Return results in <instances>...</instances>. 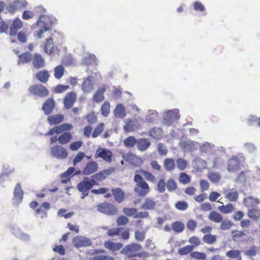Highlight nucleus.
Here are the masks:
<instances>
[{
  "mask_svg": "<svg viewBox=\"0 0 260 260\" xmlns=\"http://www.w3.org/2000/svg\"><path fill=\"white\" fill-rule=\"evenodd\" d=\"M180 118L178 109L169 110L163 115L164 123L166 125H170L175 120Z\"/></svg>",
  "mask_w": 260,
  "mask_h": 260,
  "instance_id": "39448f33",
  "label": "nucleus"
},
{
  "mask_svg": "<svg viewBox=\"0 0 260 260\" xmlns=\"http://www.w3.org/2000/svg\"><path fill=\"white\" fill-rule=\"evenodd\" d=\"M114 115L116 117L123 118L125 115V108L122 104L117 105L115 110Z\"/></svg>",
  "mask_w": 260,
  "mask_h": 260,
  "instance_id": "58836bf2",
  "label": "nucleus"
},
{
  "mask_svg": "<svg viewBox=\"0 0 260 260\" xmlns=\"http://www.w3.org/2000/svg\"><path fill=\"white\" fill-rule=\"evenodd\" d=\"M76 99V94L71 92L67 94L63 100L64 106L67 109H70L74 105Z\"/></svg>",
  "mask_w": 260,
  "mask_h": 260,
  "instance_id": "f3484780",
  "label": "nucleus"
},
{
  "mask_svg": "<svg viewBox=\"0 0 260 260\" xmlns=\"http://www.w3.org/2000/svg\"><path fill=\"white\" fill-rule=\"evenodd\" d=\"M24 192L21 188L20 183H17L13 191V197L12 198L13 206L18 207L22 202L23 198Z\"/></svg>",
  "mask_w": 260,
  "mask_h": 260,
  "instance_id": "20e7f679",
  "label": "nucleus"
},
{
  "mask_svg": "<svg viewBox=\"0 0 260 260\" xmlns=\"http://www.w3.org/2000/svg\"><path fill=\"white\" fill-rule=\"evenodd\" d=\"M101 111L102 115L105 117H107L110 111V104L108 102H105L101 107Z\"/></svg>",
  "mask_w": 260,
  "mask_h": 260,
  "instance_id": "4d7b16f0",
  "label": "nucleus"
},
{
  "mask_svg": "<svg viewBox=\"0 0 260 260\" xmlns=\"http://www.w3.org/2000/svg\"><path fill=\"white\" fill-rule=\"evenodd\" d=\"M149 136L154 139H160L163 135L161 128L159 127H153L149 131Z\"/></svg>",
  "mask_w": 260,
  "mask_h": 260,
  "instance_id": "cd10ccee",
  "label": "nucleus"
},
{
  "mask_svg": "<svg viewBox=\"0 0 260 260\" xmlns=\"http://www.w3.org/2000/svg\"><path fill=\"white\" fill-rule=\"evenodd\" d=\"M9 166H4L3 168V172L0 176V184L3 185L5 180L7 179L9 177V175L14 171V169H11L8 170L7 167Z\"/></svg>",
  "mask_w": 260,
  "mask_h": 260,
  "instance_id": "c9c22d12",
  "label": "nucleus"
},
{
  "mask_svg": "<svg viewBox=\"0 0 260 260\" xmlns=\"http://www.w3.org/2000/svg\"><path fill=\"white\" fill-rule=\"evenodd\" d=\"M98 210L103 213L112 215L116 214L117 210L116 207L111 204L103 203L98 206Z\"/></svg>",
  "mask_w": 260,
  "mask_h": 260,
  "instance_id": "0eeeda50",
  "label": "nucleus"
},
{
  "mask_svg": "<svg viewBox=\"0 0 260 260\" xmlns=\"http://www.w3.org/2000/svg\"><path fill=\"white\" fill-rule=\"evenodd\" d=\"M243 202L248 208V216L251 219L255 220H258L260 217V209L253 204H260V199L249 196L244 198Z\"/></svg>",
  "mask_w": 260,
  "mask_h": 260,
  "instance_id": "f257e3e1",
  "label": "nucleus"
},
{
  "mask_svg": "<svg viewBox=\"0 0 260 260\" xmlns=\"http://www.w3.org/2000/svg\"><path fill=\"white\" fill-rule=\"evenodd\" d=\"M166 186L168 190L169 191H173L177 189V185L176 182L172 179L168 180L166 183Z\"/></svg>",
  "mask_w": 260,
  "mask_h": 260,
  "instance_id": "13d9d810",
  "label": "nucleus"
},
{
  "mask_svg": "<svg viewBox=\"0 0 260 260\" xmlns=\"http://www.w3.org/2000/svg\"><path fill=\"white\" fill-rule=\"evenodd\" d=\"M177 168L181 170H184L187 167V162L183 158H179L176 160Z\"/></svg>",
  "mask_w": 260,
  "mask_h": 260,
  "instance_id": "bf43d9fd",
  "label": "nucleus"
},
{
  "mask_svg": "<svg viewBox=\"0 0 260 260\" xmlns=\"http://www.w3.org/2000/svg\"><path fill=\"white\" fill-rule=\"evenodd\" d=\"M188 241L191 244L193 247L198 246L201 244L200 239L197 236H192L190 237Z\"/></svg>",
  "mask_w": 260,
  "mask_h": 260,
  "instance_id": "338daca9",
  "label": "nucleus"
},
{
  "mask_svg": "<svg viewBox=\"0 0 260 260\" xmlns=\"http://www.w3.org/2000/svg\"><path fill=\"white\" fill-rule=\"evenodd\" d=\"M137 141L134 136H129L124 140L123 143L126 147L132 148L137 144Z\"/></svg>",
  "mask_w": 260,
  "mask_h": 260,
  "instance_id": "79ce46f5",
  "label": "nucleus"
},
{
  "mask_svg": "<svg viewBox=\"0 0 260 260\" xmlns=\"http://www.w3.org/2000/svg\"><path fill=\"white\" fill-rule=\"evenodd\" d=\"M234 207L232 204L229 203L226 205H222L218 207L219 210L225 214L231 213L233 210Z\"/></svg>",
  "mask_w": 260,
  "mask_h": 260,
  "instance_id": "de8ad7c7",
  "label": "nucleus"
},
{
  "mask_svg": "<svg viewBox=\"0 0 260 260\" xmlns=\"http://www.w3.org/2000/svg\"><path fill=\"white\" fill-rule=\"evenodd\" d=\"M53 49L52 39H48L46 40L45 44L44 50L46 53L51 54Z\"/></svg>",
  "mask_w": 260,
  "mask_h": 260,
  "instance_id": "603ef678",
  "label": "nucleus"
},
{
  "mask_svg": "<svg viewBox=\"0 0 260 260\" xmlns=\"http://www.w3.org/2000/svg\"><path fill=\"white\" fill-rule=\"evenodd\" d=\"M241 253V251L237 250H231L228 251L226 253V255L227 256L232 258H236L239 257V255Z\"/></svg>",
  "mask_w": 260,
  "mask_h": 260,
  "instance_id": "0e129e2a",
  "label": "nucleus"
},
{
  "mask_svg": "<svg viewBox=\"0 0 260 260\" xmlns=\"http://www.w3.org/2000/svg\"><path fill=\"white\" fill-rule=\"evenodd\" d=\"M128 221V218L123 215L119 216L116 220L117 223L118 225H124L127 223Z\"/></svg>",
  "mask_w": 260,
  "mask_h": 260,
  "instance_id": "69168bd1",
  "label": "nucleus"
},
{
  "mask_svg": "<svg viewBox=\"0 0 260 260\" xmlns=\"http://www.w3.org/2000/svg\"><path fill=\"white\" fill-rule=\"evenodd\" d=\"M179 181L183 184H186L190 182V177L185 173H181L179 177Z\"/></svg>",
  "mask_w": 260,
  "mask_h": 260,
  "instance_id": "864d4df0",
  "label": "nucleus"
},
{
  "mask_svg": "<svg viewBox=\"0 0 260 260\" xmlns=\"http://www.w3.org/2000/svg\"><path fill=\"white\" fill-rule=\"evenodd\" d=\"M94 78L93 76H89L84 80L82 85V90L84 93H88L93 90Z\"/></svg>",
  "mask_w": 260,
  "mask_h": 260,
  "instance_id": "f8f14e48",
  "label": "nucleus"
},
{
  "mask_svg": "<svg viewBox=\"0 0 260 260\" xmlns=\"http://www.w3.org/2000/svg\"><path fill=\"white\" fill-rule=\"evenodd\" d=\"M114 198L117 202L121 203L124 199V192L119 188H114L112 190Z\"/></svg>",
  "mask_w": 260,
  "mask_h": 260,
  "instance_id": "7c9ffc66",
  "label": "nucleus"
},
{
  "mask_svg": "<svg viewBox=\"0 0 260 260\" xmlns=\"http://www.w3.org/2000/svg\"><path fill=\"white\" fill-rule=\"evenodd\" d=\"M63 115L57 114L49 116L47 119L50 125H54L60 123L63 121Z\"/></svg>",
  "mask_w": 260,
  "mask_h": 260,
  "instance_id": "a878e982",
  "label": "nucleus"
},
{
  "mask_svg": "<svg viewBox=\"0 0 260 260\" xmlns=\"http://www.w3.org/2000/svg\"><path fill=\"white\" fill-rule=\"evenodd\" d=\"M19 60L18 61V64L21 63H27L29 62L32 58L31 54L30 52H26L22 54L18 55Z\"/></svg>",
  "mask_w": 260,
  "mask_h": 260,
  "instance_id": "ea45409f",
  "label": "nucleus"
},
{
  "mask_svg": "<svg viewBox=\"0 0 260 260\" xmlns=\"http://www.w3.org/2000/svg\"><path fill=\"white\" fill-rule=\"evenodd\" d=\"M105 92L104 87L99 88L93 96V100L95 103H100L104 99V93Z\"/></svg>",
  "mask_w": 260,
  "mask_h": 260,
  "instance_id": "2f4dec72",
  "label": "nucleus"
},
{
  "mask_svg": "<svg viewBox=\"0 0 260 260\" xmlns=\"http://www.w3.org/2000/svg\"><path fill=\"white\" fill-rule=\"evenodd\" d=\"M26 2L25 0H15L6 6V9L10 13H13L16 11L19 10L26 5Z\"/></svg>",
  "mask_w": 260,
  "mask_h": 260,
  "instance_id": "6e6552de",
  "label": "nucleus"
},
{
  "mask_svg": "<svg viewBox=\"0 0 260 260\" xmlns=\"http://www.w3.org/2000/svg\"><path fill=\"white\" fill-rule=\"evenodd\" d=\"M112 152L105 148H98L96 151V154L95 157L96 158H102L104 160L107 162H111L112 160Z\"/></svg>",
  "mask_w": 260,
  "mask_h": 260,
  "instance_id": "9b49d317",
  "label": "nucleus"
},
{
  "mask_svg": "<svg viewBox=\"0 0 260 260\" xmlns=\"http://www.w3.org/2000/svg\"><path fill=\"white\" fill-rule=\"evenodd\" d=\"M104 246L107 249L112 251H117L120 249L123 245L121 243H115L112 241H107L104 243Z\"/></svg>",
  "mask_w": 260,
  "mask_h": 260,
  "instance_id": "c85d7f7f",
  "label": "nucleus"
},
{
  "mask_svg": "<svg viewBox=\"0 0 260 260\" xmlns=\"http://www.w3.org/2000/svg\"><path fill=\"white\" fill-rule=\"evenodd\" d=\"M239 168V161L237 156H234L228 162V170L229 172H235Z\"/></svg>",
  "mask_w": 260,
  "mask_h": 260,
  "instance_id": "4be33fe9",
  "label": "nucleus"
},
{
  "mask_svg": "<svg viewBox=\"0 0 260 260\" xmlns=\"http://www.w3.org/2000/svg\"><path fill=\"white\" fill-rule=\"evenodd\" d=\"M164 166L167 171H171L175 169V162L172 158H166L164 160Z\"/></svg>",
  "mask_w": 260,
  "mask_h": 260,
  "instance_id": "4c0bfd02",
  "label": "nucleus"
},
{
  "mask_svg": "<svg viewBox=\"0 0 260 260\" xmlns=\"http://www.w3.org/2000/svg\"><path fill=\"white\" fill-rule=\"evenodd\" d=\"M134 181L136 183V186L134 188V191L139 197H145L150 192L148 184L143 180L142 177L139 174H135Z\"/></svg>",
  "mask_w": 260,
  "mask_h": 260,
  "instance_id": "f03ea898",
  "label": "nucleus"
},
{
  "mask_svg": "<svg viewBox=\"0 0 260 260\" xmlns=\"http://www.w3.org/2000/svg\"><path fill=\"white\" fill-rule=\"evenodd\" d=\"M138 172H141L146 178V179L149 181L153 182L155 180V177L149 172L143 170H140V171H137L136 172V173Z\"/></svg>",
  "mask_w": 260,
  "mask_h": 260,
  "instance_id": "052dcab7",
  "label": "nucleus"
},
{
  "mask_svg": "<svg viewBox=\"0 0 260 260\" xmlns=\"http://www.w3.org/2000/svg\"><path fill=\"white\" fill-rule=\"evenodd\" d=\"M98 164L94 161L89 162L82 171L84 175H89L93 174L97 171Z\"/></svg>",
  "mask_w": 260,
  "mask_h": 260,
  "instance_id": "6ab92c4d",
  "label": "nucleus"
},
{
  "mask_svg": "<svg viewBox=\"0 0 260 260\" xmlns=\"http://www.w3.org/2000/svg\"><path fill=\"white\" fill-rule=\"evenodd\" d=\"M64 68L62 66H58L54 68V77L56 79H60L63 75L64 73Z\"/></svg>",
  "mask_w": 260,
  "mask_h": 260,
  "instance_id": "3c124183",
  "label": "nucleus"
},
{
  "mask_svg": "<svg viewBox=\"0 0 260 260\" xmlns=\"http://www.w3.org/2000/svg\"><path fill=\"white\" fill-rule=\"evenodd\" d=\"M54 21L53 18L48 15H41L36 23V26L39 29L38 32L51 31Z\"/></svg>",
  "mask_w": 260,
  "mask_h": 260,
  "instance_id": "7ed1b4c3",
  "label": "nucleus"
},
{
  "mask_svg": "<svg viewBox=\"0 0 260 260\" xmlns=\"http://www.w3.org/2000/svg\"><path fill=\"white\" fill-rule=\"evenodd\" d=\"M48 90L43 85H38L34 86V94L40 97H45L48 95Z\"/></svg>",
  "mask_w": 260,
  "mask_h": 260,
  "instance_id": "b1692460",
  "label": "nucleus"
},
{
  "mask_svg": "<svg viewBox=\"0 0 260 260\" xmlns=\"http://www.w3.org/2000/svg\"><path fill=\"white\" fill-rule=\"evenodd\" d=\"M123 129L128 133L134 132L137 129V125L134 121H127L123 126Z\"/></svg>",
  "mask_w": 260,
  "mask_h": 260,
  "instance_id": "a19ab883",
  "label": "nucleus"
},
{
  "mask_svg": "<svg viewBox=\"0 0 260 260\" xmlns=\"http://www.w3.org/2000/svg\"><path fill=\"white\" fill-rule=\"evenodd\" d=\"M150 141L146 138H140L138 140L137 147L139 151L144 152L150 146Z\"/></svg>",
  "mask_w": 260,
  "mask_h": 260,
  "instance_id": "412c9836",
  "label": "nucleus"
},
{
  "mask_svg": "<svg viewBox=\"0 0 260 260\" xmlns=\"http://www.w3.org/2000/svg\"><path fill=\"white\" fill-rule=\"evenodd\" d=\"M220 223V228L221 230H229L234 225V223L228 219L223 220Z\"/></svg>",
  "mask_w": 260,
  "mask_h": 260,
  "instance_id": "6e6d98bb",
  "label": "nucleus"
},
{
  "mask_svg": "<svg viewBox=\"0 0 260 260\" xmlns=\"http://www.w3.org/2000/svg\"><path fill=\"white\" fill-rule=\"evenodd\" d=\"M208 177L209 180L214 183L219 182L221 178L219 173L212 171L209 172Z\"/></svg>",
  "mask_w": 260,
  "mask_h": 260,
  "instance_id": "a18cd8bd",
  "label": "nucleus"
},
{
  "mask_svg": "<svg viewBox=\"0 0 260 260\" xmlns=\"http://www.w3.org/2000/svg\"><path fill=\"white\" fill-rule=\"evenodd\" d=\"M73 243L76 247L90 246L92 244L91 240L87 237L78 236L73 239Z\"/></svg>",
  "mask_w": 260,
  "mask_h": 260,
  "instance_id": "9d476101",
  "label": "nucleus"
},
{
  "mask_svg": "<svg viewBox=\"0 0 260 260\" xmlns=\"http://www.w3.org/2000/svg\"><path fill=\"white\" fill-rule=\"evenodd\" d=\"M193 250V247L192 245H187L183 247L180 248L178 250V253L181 255H184L188 254L190 252H192Z\"/></svg>",
  "mask_w": 260,
  "mask_h": 260,
  "instance_id": "09e8293b",
  "label": "nucleus"
},
{
  "mask_svg": "<svg viewBox=\"0 0 260 260\" xmlns=\"http://www.w3.org/2000/svg\"><path fill=\"white\" fill-rule=\"evenodd\" d=\"M114 171V168H109L92 175L91 176V178L95 179L97 180V181H101L105 179L107 176L110 175L113 173Z\"/></svg>",
  "mask_w": 260,
  "mask_h": 260,
  "instance_id": "ddd939ff",
  "label": "nucleus"
},
{
  "mask_svg": "<svg viewBox=\"0 0 260 260\" xmlns=\"http://www.w3.org/2000/svg\"><path fill=\"white\" fill-rule=\"evenodd\" d=\"M72 136L70 132H64L58 138V141L61 145L66 144L72 139Z\"/></svg>",
  "mask_w": 260,
  "mask_h": 260,
  "instance_id": "bb28decb",
  "label": "nucleus"
},
{
  "mask_svg": "<svg viewBox=\"0 0 260 260\" xmlns=\"http://www.w3.org/2000/svg\"><path fill=\"white\" fill-rule=\"evenodd\" d=\"M203 241L208 244H212L216 241V236L212 234H206L203 238Z\"/></svg>",
  "mask_w": 260,
  "mask_h": 260,
  "instance_id": "49530a36",
  "label": "nucleus"
},
{
  "mask_svg": "<svg viewBox=\"0 0 260 260\" xmlns=\"http://www.w3.org/2000/svg\"><path fill=\"white\" fill-rule=\"evenodd\" d=\"M158 117V113L155 110H149L148 111L146 120L148 123H153Z\"/></svg>",
  "mask_w": 260,
  "mask_h": 260,
  "instance_id": "f704fd0d",
  "label": "nucleus"
},
{
  "mask_svg": "<svg viewBox=\"0 0 260 260\" xmlns=\"http://www.w3.org/2000/svg\"><path fill=\"white\" fill-rule=\"evenodd\" d=\"M252 177L253 175L251 174V171H246L245 172H242L239 174L237 179V182L243 183L247 179H251L252 178Z\"/></svg>",
  "mask_w": 260,
  "mask_h": 260,
  "instance_id": "72a5a7b5",
  "label": "nucleus"
},
{
  "mask_svg": "<svg viewBox=\"0 0 260 260\" xmlns=\"http://www.w3.org/2000/svg\"><path fill=\"white\" fill-rule=\"evenodd\" d=\"M156 203L150 198H146L142 206V208L146 210H153L155 209Z\"/></svg>",
  "mask_w": 260,
  "mask_h": 260,
  "instance_id": "473e14b6",
  "label": "nucleus"
},
{
  "mask_svg": "<svg viewBox=\"0 0 260 260\" xmlns=\"http://www.w3.org/2000/svg\"><path fill=\"white\" fill-rule=\"evenodd\" d=\"M78 190L82 192H88V191L92 188V185L89 182V179L87 177L83 178V180L77 185Z\"/></svg>",
  "mask_w": 260,
  "mask_h": 260,
  "instance_id": "2eb2a0df",
  "label": "nucleus"
},
{
  "mask_svg": "<svg viewBox=\"0 0 260 260\" xmlns=\"http://www.w3.org/2000/svg\"><path fill=\"white\" fill-rule=\"evenodd\" d=\"M22 21L19 18H16L13 21V23L10 27V32H14L17 31L22 27Z\"/></svg>",
  "mask_w": 260,
  "mask_h": 260,
  "instance_id": "e433bc0d",
  "label": "nucleus"
},
{
  "mask_svg": "<svg viewBox=\"0 0 260 260\" xmlns=\"http://www.w3.org/2000/svg\"><path fill=\"white\" fill-rule=\"evenodd\" d=\"M50 208L49 203L45 202L41 205L40 207L36 210V214L41 218L47 217V214L46 211Z\"/></svg>",
  "mask_w": 260,
  "mask_h": 260,
  "instance_id": "a211bd4d",
  "label": "nucleus"
},
{
  "mask_svg": "<svg viewBox=\"0 0 260 260\" xmlns=\"http://www.w3.org/2000/svg\"><path fill=\"white\" fill-rule=\"evenodd\" d=\"M208 219L213 222L219 223L222 221L223 218L218 212L212 211L209 214Z\"/></svg>",
  "mask_w": 260,
  "mask_h": 260,
  "instance_id": "393cba45",
  "label": "nucleus"
},
{
  "mask_svg": "<svg viewBox=\"0 0 260 260\" xmlns=\"http://www.w3.org/2000/svg\"><path fill=\"white\" fill-rule=\"evenodd\" d=\"M142 249V246L138 243H133L125 246L121 251L122 254L127 255L129 253L139 251Z\"/></svg>",
  "mask_w": 260,
  "mask_h": 260,
  "instance_id": "4468645a",
  "label": "nucleus"
},
{
  "mask_svg": "<svg viewBox=\"0 0 260 260\" xmlns=\"http://www.w3.org/2000/svg\"><path fill=\"white\" fill-rule=\"evenodd\" d=\"M175 207L179 210H185L188 208V204L184 201H179L176 203Z\"/></svg>",
  "mask_w": 260,
  "mask_h": 260,
  "instance_id": "e2e57ef3",
  "label": "nucleus"
},
{
  "mask_svg": "<svg viewBox=\"0 0 260 260\" xmlns=\"http://www.w3.org/2000/svg\"><path fill=\"white\" fill-rule=\"evenodd\" d=\"M10 230L11 233L16 237L21 240L27 241L30 240V236L23 232L16 225L13 224L10 226Z\"/></svg>",
  "mask_w": 260,
  "mask_h": 260,
  "instance_id": "1a4fd4ad",
  "label": "nucleus"
},
{
  "mask_svg": "<svg viewBox=\"0 0 260 260\" xmlns=\"http://www.w3.org/2000/svg\"><path fill=\"white\" fill-rule=\"evenodd\" d=\"M171 226L172 230L177 233H181L185 229L184 224L182 222L179 221L174 222L172 224Z\"/></svg>",
  "mask_w": 260,
  "mask_h": 260,
  "instance_id": "37998d69",
  "label": "nucleus"
},
{
  "mask_svg": "<svg viewBox=\"0 0 260 260\" xmlns=\"http://www.w3.org/2000/svg\"><path fill=\"white\" fill-rule=\"evenodd\" d=\"M166 183L165 180L163 179H160L157 185L158 190L161 193L164 192L166 190Z\"/></svg>",
  "mask_w": 260,
  "mask_h": 260,
  "instance_id": "774afa93",
  "label": "nucleus"
},
{
  "mask_svg": "<svg viewBox=\"0 0 260 260\" xmlns=\"http://www.w3.org/2000/svg\"><path fill=\"white\" fill-rule=\"evenodd\" d=\"M238 192L237 191H231L225 196V198L232 202L236 201L238 199Z\"/></svg>",
  "mask_w": 260,
  "mask_h": 260,
  "instance_id": "5fc2aeb1",
  "label": "nucleus"
},
{
  "mask_svg": "<svg viewBox=\"0 0 260 260\" xmlns=\"http://www.w3.org/2000/svg\"><path fill=\"white\" fill-rule=\"evenodd\" d=\"M51 153L58 159H64L68 155L66 149L60 145H55L51 148Z\"/></svg>",
  "mask_w": 260,
  "mask_h": 260,
  "instance_id": "423d86ee",
  "label": "nucleus"
},
{
  "mask_svg": "<svg viewBox=\"0 0 260 260\" xmlns=\"http://www.w3.org/2000/svg\"><path fill=\"white\" fill-rule=\"evenodd\" d=\"M55 105V101L53 99H48L44 103L42 110L46 115H49L53 111Z\"/></svg>",
  "mask_w": 260,
  "mask_h": 260,
  "instance_id": "dca6fc26",
  "label": "nucleus"
},
{
  "mask_svg": "<svg viewBox=\"0 0 260 260\" xmlns=\"http://www.w3.org/2000/svg\"><path fill=\"white\" fill-rule=\"evenodd\" d=\"M193 141L190 140L181 141L180 143V146L184 150V152H192L194 150V144Z\"/></svg>",
  "mask_w": 260,
  "mask_h": 260,
  "instance_id": "5701e85b",
  "label": "nucleus"
},
{
  "mask_svg": "<svg viewBox=\"0 0 260 260\" xmlns=\"http://www.w3.org/2000/svg\"><path fill=\"white\" fill-rule=\"evenodd\" d=\"M72 128L73 125L70 123H64L59 126H56V130L58 132V134H61L66 131H70Z\"/></svg>",
  "mask_w": 260,
  "mask_h": 260,
  "instance_id": "c03bdc74",
  "label": "nucleus"
},
{
  "mask_svg": "<svg viewBox=\"0 0 260 260\" xmlns=\"http://www.w3.org/2000/svg\"><path fill=\"white\" fill-rule=\"evenodd\" d=\"M49 76L48 71L45 70L38 72L36 75L37 79L43 83H46L48 81Z\"/></svg>",
  "mask_w": 260,
  "mask_h": 260,
  "instance_id": "c756f323",
  "label": "nucleus"
},
{
  "mask_svg": "<svg viewBox=\"0 0 260 260\" xmlns=\"http://www.w3.org/2000/svg\"><path fill=\"white\" fill-rule=\"evenodd\" d=\"M213 146V144L206 142L200 146V150L202 152H207L210 151Z\"/></svg>",
  "mask_w": 260,
  "mask_h": 260,
  "instance_id": "680f3d73",
  "label": "nucleus"
},
{
  "mask_svg": "<svg viewBox=\"0 0 260 260\" xmlns=\"http://www.w3.org/2000/svg\"><path fill=\"white\" fill-rule=\"evenodd\" d=\"M190 256L198 260H205L206 258L207 255L204 252L193 251L191 252Z\"/></svg>",
  "mask_w": 260,
  "mask_h": 260,
  "instance_id": "8fccbe9b",
  "label": "nucleus"
},
{
  "mask_svg": "<svg viewBox=\"0 0 260 260\" xmlns=\"http://www.w3.org/2000/svg\"><path fill=\"white\" fill-rule=\"evenodd\" d=\"M44 58L40 54L36 53L34 55V67L37 69L43 68L45 67Z\"/></svg>",
  "mask_w": 260,
  "mask_h": 260,
  "instance_id": "aec40b11",
  "label": "nucleus"
}]
</instances>
